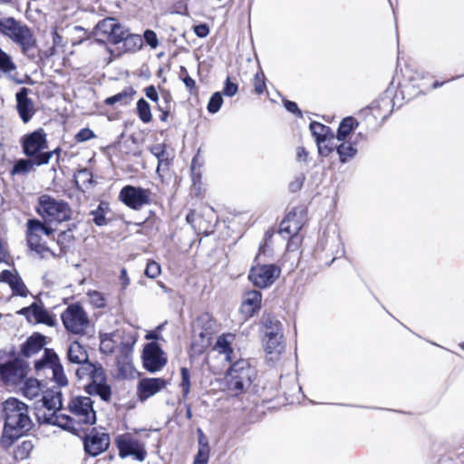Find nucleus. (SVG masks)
<instances>
[{"mask_svg": "<svg viewBox=\"0 0 464 464\" xmlns=\"http://www.w3.org/2000/svg\"><path fill=\"white\" fill-rule=\"evenodd\" d=\"M3 415L5 425L1 444L7 449L24 433L31 430L33 422L29 416L28 406L13 397L3 402Z\"/></svg>", "mask_w": 464, "mask_h": 464, "instance_id": "1", "label": "nucleus"}, {"mask_svg": "<svg viewBox=\"0 0 464 464\" xmlns=\"http://www.w3.org/2000/svg\"><path fill=\"white\" fill-rule=\"evenodd\" d=\"M0 34L17 44L24 54L36 47V38L32 29L14 17L0 18Z\"/></svg>", "mask_w": 464, "mask_h": 464, "instance_id": "2", "label": "nucleus"}, {"mask_svg": "<svg viewBox=\"0 0 464 464\" xmlns=\"http://www.w3.org/2000/svg\"><path fill=\"white\" fill-rule=\"evenodd\" d=\"M24 154L30 159H35L36 166L46 165L53 156V151L48 149L47 134L44 129L39 128L21 139Z\"/></svg>", "mask_w": 464, "mask_h": 464, "instance_id": "3", "label": "nucleus"}, {"mask_svg": "<svg viewBox=\"0 0 464 464\" xmlns=\"http://www.w3.org/2000/svg\"><path fill=\"white\" fill-rule=\"evenodd\" d=\"M36 213L45 222L62 223L71 219L72 208L67 202L48 194L41 195L35 208Z\"/></svg>", "mask_w": 464, "mask_h": 464, "instance_id": "4", "label": "nucleus"}, {"mask_svg": "<svg viewBox=\"0 0 464 464\" xmlns=\"http://www.w3.org/2000/svg\"><path fill=\"white\" fill-rule=\"evenodd\" d=\"M254 376V370L246 361L236 362L226 376L227 392L230 396H237L246 391Z\"/></svg>", "mask_w": 464, "mask_h": 464, "instance_id": "5", "label": "nucleus"}, {"mask_svg": "<svg viewBox=\"0 0 464 464\" xmlns=\"http://www.w3.org/2000/svg\"><path fill=\"white\" fill-rule=\"evenodd\" d=\"M53 228L38 219H29L26 223V240L29 248L41 258L55 257L56 255L43 241V236H51Z\"/></svg>", "mask_w": 464, "mask_h": 464, "instance_id": "6", "label": "nucleus"}, {"mask_svg": "<svg viewBox=\"0 0 464 464\" xmlns=\"http://www.w3.org/2000/svg\"><path fill=\"white\" fill-rule=\"evenodd\" d=\"M65 330L75 335H83L91 325L87 312L79 304H71L61 314Z\"/></svg>", "mask_w": 464, "mask_h": 464, "instance_id": "7", "label": "nucleus"}, {"mask_svg": "<svg viewBox=\"0 0 464 464\" xmlns=\"http://www.w3.org/2000/svg\"><path fill=\"white\" fill-rule=\"evenodd\" d=\"M149 434L146 433L142 438L139 432L135 434L125 433L116 439V445L119 450V456L126 458L131 456L138 461H143L147 456L145 449L146 439Z\"/></svg>", "mask_w": 464, "mask_h": 464, "instance_id": "8", "label": "nucleus"}, {"mask_svg": "<svg viewBox=\"0 0 464 464\" xmlns=\"http://www.w3.org/2000/svg\"><path fill=\"white\" fill-rule=\"evenodd\" d=\"M27 368L24 360L0 351V374L5 383L16 384L22 381L27 373Z\"/></svg>", "mask_w": 464, "mask_h": 464, "instance_id": "9", "label": "nucleus"}, {"mask_svg": "<svg viewBox=\"0 0 464 464\" xmlns=\"http://www.w3.org/2000/svg\"><path fill=\"white\" fill-rule=\"evenodd\" d=\"M68 408L78 423H95L96 413L93 410V401L90 397L77 396L70 401Z\"/></svg>", "mask_w": 464, "mask_h": 464, "instance_id": "10", "label": "nucleus"}, {"mask_svg": "<svg viewBox=\"0 0 464 464\" xmlns=\"http://www.w3.org/2000/svg\"><path fill=\"white\" fill-rule=\"evenodd\" d=\"M150 194L149 189L127 185L121 189L119 199L130 208L140 210L150 204Z\"/></svg>", "mask_w": 464, "mask_h": 464, "instance_id": "11", "label": "nucleus"}, {"mask_svg": "<svg viewBox=\"0 0 464 464\" xmlns=\"http://www.w3.org/2000/svg\"><path fill=\"white\" fill-rule=\"evenodd\" d=\"M281 269L276 265H258L251 268L248 278L254 285L266 288L280 276Z\"/></svg>", "mask_w": 464, "mask_h": 464, "instance_id": "12", "label": "nucleus"}, {"mask_svg": "<svg viewBox=\"0 0 464 464\" xmlns=\"http://www.w3.org/2000/svg\"><path fill=\"white\" fill-rule=\"evenodd\" d=\"M125 34V28L113 17H107L100 21L95 28L94 34L101 36L112 44H119Z\"/></svg>", "mask_w": 464, "mask_h": 464, "instance_id": "13", "label": "nucleus"}, {"mask_svg": "<svg viewBox=\"0 0 464 464\" xmlns=\"http://www.w3.org/2000/svg\"><path fill=\"white\" fill-rule=\"evenodd\" d=\"M142 361L148 372H156L166 365L167 356L156 343H149L144 346Z\"/></svg>", "mask_w": 464, "mask_h": 464, "instance_id": "14", "label": "nucleus"}, {"mask_svg": "<svg viewBox=\"0 0 464 464\" xmlns=\"http://www.w3.org/2000/svg\"><path fill=\"white\" fill-rule=\"evenodd\" d=\"M110 446L107 433L92 430L84 439V450L90 456L95 457L104 452Z\"/></svg>", "mask_w": 464, "mask_h": 464, "instance_id": "15", "label": "nucleus"}, {"mask_svg": "<svg viewBox=\"0 0 464 464\" xmlns=\"http://www.w3.org/2000/svg\"><path fill=\"white\" fill-rule=\"evenodd\" d=\"M168 381L163 378H143L139 381L137 394L140 401H145L151 396L164 390Z\"/></svg>", "mask_w": 464, "mask_h": 464, "instance_id": "16", "label": "nucleus"}, {"mask_svg": "<svg viewBox=\"0 0 464 464\" xmlns=\"http://www.w3.org/2000/svg\"><path fill=\"white\" fill-rule=\"evenodd\" d=\"M90 380L91 382L87 386L88 392L100 396L103 401H109L111 391L107 384L105 372L102 365L93 372Z\"/></svg>", "mask_w": 464, "mask_h": 464, "instance_id": "17", "label": "nucleus"}, {"mask_svg": "<svg viewBox=\"0 0 464 464\" xmlns=\"http://www.w3.org/2000/svg\"><path fill=\"white\" fill-rule=\"evenodd\" d=\"M30 90L23 87L15 94L16 110L24 123H27L35 114L34 102L28 97Z\"/></svg>", "mask_w": 464, "mask_h": 464, "instance_id": "18", "label": "nucleus"}, {"mask_svg": "<svg viewBox=\"0 0 464 464\" xmlns=\"http://www.w3.org/2000/svg\"><path fill=\"white\" fill-rule=\"evenodd\" d=\"M284 335L262 336V344L268 361L279 360L285 351Z\"/></svg>", "mask_w": 464, "mask_h": 464, "instance_id": "19", "label": "nucleus"}, {"mask_svg": "<svg viewBox=\"0 0 464 464\" xmlns=\"http://www.w3.org/2000/svg\"><path fill=\"white\" fill-rule=\"evenodd\" d=\"M262 304V294L257 290H251L244 294L240 305V313L245 318H250L256 314Z\"/></svg>", "mask_w": 464, "mask_h": 464, "instance_id": "20", "label": "nucleus"}, {"mask_svg": "<svg viewBox=\"0 0 464 464\" xmlns=\"http://www.w3.org/2000/svg\"><path fill=\"white\" fill-rule=\"evenodd\" d=\"M21 314L25 315L30 321L42 323L49 326L55 324V320L42 305L33 304L29 307L23 308Z\"/></svg>", "mask_w": 464, "mask_h": 464, "instance_id": "21", "label": "nucleus"}, {"mask_svg": "<svg viewBox=\"0 0 464 464\" xmlns=\"http://www.w3.org/2000/svg\"><path fill=\"white\" fill-rule=\"evenodd\" d=\"M0 281L7 283L14 295L24 297L29 294L27 287L17 273H13L9 270H4L2 273H0Z\"/></svg>", "mask_w": 464, "mask_h": 464, "instance_id": "22", "label": "nucleus"}, {"mask_svg": "<svg viewBox=\"0 0 464 464\" xmlns=\"http://www.w3.org/2000/svg\"><path fill=\"white\" fill-rule=\"evenodd\" d=\"M260 325L262 336L283 335L280 321L271 314H263Z\"/></svg>", "mask_w": 464, "mask_h": 464, "instance_id": "23", "label": "nucleus"}, {"mask_svg": "<svg viewBox=\"0 0 464 464\" xmlns=\"http://www.w3.org/2000/svg\"><path fill=\"white\" fill-rule=\"evenodd\" d=\"M45 344V336L38 333L27 338L22 345L21 352L25 357H31L40 352Z\"/></svg>", "mask_w": 464, "mask_h": 464, "instance_id": "24", "label": "nucleus"}, {"mask_svg": "<svg viewBox=\"0 0 464 464\" xmlns=\"http://www.w3.org/2000/svg\"><path fill=\"white\" fill-rule=\"evenodd\" d=\"M301 227L302 225L300 221L297 220L296 215L289 213L281 222L279 232L282 235H289L291 242H294L297 238V234Z\"/></svg>", "mask_w": 464, "mask_h": 464, "instance_id": "25", "label": "nucleus"}, {"mask_svg": "<svg viewBox=\"0 0 464 464\" xmlns=\"http://www.w3.org/2000/svg\"><path fill=\"white\" fill-rule=\"evenodd\" d=\"M235 337L233 334H223L218 338L214 346L216 351L226 355V359L228 362L232 361V343L235 341Z\"/></svg>", "mask_w": 464, "mask_h": 464, "instance_id": "26", "label": "nucleus"}, {"mask_svg": "<svg viewBox=\"0 0 464 464\" xmlns=\"http://www.w3.org/2000/svg\"><path fill=\"white\" fill-rule=\"evenodd\" d=\"M310 130L315 138L319 153H324L323 143L327 141L330 129L320 122L314 121L310 124Z\"/></svg>", "mask_w": 464, "mask_h": 464, "instance_id": "27", "label": "nucleus"}, {"mask_svg": "<svg viewBox=\"0 0 464 464\" xmlns=\"http://www.w3.org/2000/svg\"><path fill=\"white\" fill-rule=\"evenodd\" d=\"M67 358L70 362L78 364L87 361L88 353L80 343L73 342L68 346Z\"/></svg>", "mask_w": 464, "mask_h": 464, "instance_id": "28", "label": "nucleus"}, {"mask_svg": "<svg viewBox=\"0 0 464 464\" xmlns=\"http://www.w3.org/2000/svg\"><path fill=\"white\" fill-rule=\"evenodd\" d=\"M121 338L120 332L103 334L101 335L100 349L104 353H112L118 346V340Z\"/></svg>", "mask_w": 464, "mask_h": 464, "instance_id": "29", "label": "nucleus"}, {"mask_svg": "<svg viewBox=\"0 0 464 464\" xmlns=\"http://www.w3.org/2000/svg\"><path fill=\"white\" fill-rule=\"evenodd\" d=\"M59 357L53 350L45 349L41 359L35 361L34 368L37 372H40L44 369H52L53 362L57 363L59 362Z\"/></svg>", "mask_w": 464, "mask_h": 464, "instance_id": "30", "label": "nucleus"}, {"mask_svg": "<svg viewBox=\"0 0 464 464\" xmlns=\"http://www.w3.org/2000/svg\"><path fill=\"white\" fill-rule=\"evenodd\" d=\"M42 401L44 409L60 411L62 408V393L60 392H45Z\"/></svg>", "mask_w": 464, "mask_h": 464, "instance_id": "31", "label": "nucleus"}, {"mask_svg": "<svg viewBox=\"0 0 464 464\" xmlns=\"http://www.w3.org/2000/svg\"><path fill=\"white\" fill-rule=\"evenodd\" d=\"M34 166H36L35 159H21L14 163L11 174L13 176L26 175L34 169Z\"/></svg>", "mask_w": 464, "mask_h": 464, "instance_id": "32", "label": "nucleus"}, {"mask_svg": "<svg viewBox=\"0 0 464 464\" xmlns=\"http://www.w3.org/2000/svg\"><path fill=\"white\" fill-rule=\"evenodd\" d=\"M150 152L158 159L157 171L169 166V156L164 144H155L150 147Z\"/></svg>", "mask_w": 464, "mask_h": 464, "instance_id": "33", "label": "nucleus"}, {"mask_svg": "<svg viewBox=\"0 0 464 464\" xmlns=\"http://www.w3.org/2000/svg\"><path fill=\"white\" fill-rule=\"evenodd\" d=\"M43 386L36 379H27L23 387V394L26 398L33 400L36 398L42 392Z\"/></svg>", "mask_w": 464, "mask_h": 464, "instance_id": "34", "label": "nucleus"}, {"mask_svg": "<svg viewBox=\"0 0 464 464\" xmlns=\"http://www.w3.org/2000/svg\"><path fill=\"white\" fill-rule=\"evenodd\" d=\"M122 36L121 42L126 51L136 52L141 48L142 39L139 34H129L128 30L125 29V34Z\"/></svg>", "mask_w": 464, "mask_h": 464, "instance_id": "35", "label": "nucleus"}, {"mask_svg": "<svg viewBox=\"0 0 464 464\" xmlns=\"http://www.w3.org/2000/svg\"><path fill=\"white\" fill-rule=\"evenodd\" d=\"M134 91L131 88L126 89L113 96H111L105 100V103L108 105H113L117 102L125 105L130 102Z\"/></svg>", "mask_w": 464, "mask_h": 464, "instance_id": "36", "label": "nucleus"}, {"mask_svg": "<svg viewBox=\"0 0 464 464\" xmlns=\"http://www.w3.org/2000/svg\"><path fill=\"white\" fill-rule=\"evenodd\" d=\"M80 366L77 368L75 373L79 379H91L93 372H95L101 364H94L87 361L78 363Z\"/></svg>", "mask_w": 464, "mask_h": 464, "instance_id": "37", "label": "nucleus"}, {"mask_svg": "<svg viewBox=\"0 0 464 464\" xmlns=\"http://www.w3.org/2000/svg\"><path fill=\"white\" fill-rule=\"evenodd\" d=\"M137 114L144 123H149L152 120L150 106L143 98L140 99L137 102Z\"/></svg>", "mask_w": 464, "mask_h": 464, "instance_id": "38", "label": "nucleus"}, {"mask_svg": "<svg viewBox=\"0 0 464 464\" xmlns=\"http://www.w3.org/2000/svg\"><path fill=\"white\" fill-rule=\"evenodd\" d=\"M355 124L357 125V123L355 122V120L353 118H352V117L344 118L342 121V122L340 123V126L338 128L337 139L339 140H345L346 137L353 130Z\"/></svg>", "mask_w": 464, "mask_h": 464, "instance_id": "39", "label": "nucleus"}, {"mask_svg": "<svg viewBox=\"0 0 464 464\" xmlns=\"http://www.w3.org/2000/svg\"><path fill=\"white\" fill-rule=\"evenodd\" d=\"M53 373V381L61 387L67 386L68 379L64 373L63 367L61 363V361L57 363H53V368L51 369Z\"/></svg>", "mask_w": 464, "mask_h": 464, "instance_id": "40", "label": "nucleus"}, {"mask_svg": "<svg viewBox=\"0 0 464 464\" xmlns=\"http://www.w3.org/2000/svg\"><path fill=\"white\" fill-rule=\"evenodd\" d=\"M16 70L11 56L0 48V72L9 73Z\"/></svg>", "mask_w": 464, "mask_h": 464, "instance_id": "41", "label": "nucleus"}, {"mask_svg": "<svg viewBox=\"0 0 464 464\" xmlns=\"http://www.w3.org/2000/svg\"><path fill=\"white\" fill-rule=\"evenodd\" d=\"M50 420V424L59 426L61 428H63L65 430L72 429L73 428V420L68 415L65 414H60L57 412L56 417H53V419Z\"/></svg>", "mask_w": 464, "mask_h": 464, "instance_id": "42", "label": "nucleus"}, {"mask_svg": "<svg viewBox=\"0 0 464 464\" xmlns=\"http://www.w3.org/2000/svg\"><path fill=\"white\" fill-rule=\"evenodd\" d=\"M90 304L96 308H103L106 306V299L102 293L96 290H90L87 293Z\"/></svg>", "mask_w": 464, "mask_h": 464, "instance_id": "43", "label": "nucleus"}, {"mask_svg": "<svg viewBox=\"0 0 464 464\" xmlns=\"http://www.w3.org/2000/svg\"><path fill=\"white\" fill-rule=\"evenodd\" d=\"M337 152L342 162H345L348 159L355 156L357 150L352 144L342 143L337 147Z\"/></svg>", "mask_w": 464, "mask_h": 464, "instance_id": "44", "label": "nucleus"}, {"mask_svg": "<svg viewBox=\"0 0 464 464\" xmlns=\"http://www.w3.org/2000/svg\"><path fill=\"white\" fill-rule=\"evenodd\" d=\"M181 382L180 388L182 389L183 398H187L190 392V373L189 371L183 367L180 369Z\"/></svg>", "mask_w": 464, "mask_h": 464, "instance_id": "45", "label": "nucleus"}, {"mask_svg": "<svg viewBox=\"0 0 464 464\" xmlns=\"http://www.w3.org/2000/svg\"><path fill=\"white\" fill-rule=\"evenodd\" d=\"M223 103V98L220 92H215L209 99L208 111L210 113H216L219 111Z\"/></svg>", "mask_w": 464, "mask_h": 464, "instance_id": "46", "label": "nucleus"}, {"mask_svg": "<svg viewBox=\"0 0 464 464\" xmlns=\"http://www.w3.org/2000/svg\"><path fill=\"white\" fill-rule=\"evenodd\" d=\"M74 237L71 230L63 231L58 235L57 244L61 246L62 249H65L73 242Z\"/></svg>", "mask_w": 464, "mask_h": 464, "instance_id": "47", "label": "nucleus"}, {"mask_svg": "<svg viewBox=\"0 0 464 464\" xmlns=\"http://www.w3.org/2000/svg\"><path fill=\"white\" fill-rule=\"evenodd\" d=\"M92 215L97 226H104L106 224L104 203H101L95 210L92 211Z\"/></svg>", "mask_w": 464, "mask_h": 464, "instance_id": "48", "label": "nucleus"}, {"mask_svg": "<svg viewBox=\"0 0 464 464\" xmlns=\"http://www.w3.org/2000/svg\"><path fill=\"white\" fill-rule=\"evenodd\" d=\"M210 448L209 447H198V453L195 457L193 464H207L209 458Z\"/></svg>", "mask_w": 464, "mask_h": 464, "instance_id": "49", "label": "nucleus"}, {"mask_svg": "<svg viewBox=\"0 0 464 464\" xmlns=\"http://www.w3.org/2000/svg\"><path fill=\"white\" fill-rule=\"evenodd\" d=\"M161 273V268L160 264H158L155 261H150L147 264L146 269H145V275L150 278H156L159 276Z\"/></svg>", "mask_w": 464, "mask_h": 464, "instance_id": "50", "label": "nucleus"}, {"mask_svg": "<svg viewBox=\"0 0 464 464\" xmlns=\"http://www.w3.org/2000/svg\"><path fill=\"white\" fill-rule=\"evenodd\" d=\"M255 92L261 94L266 90L265 75L263 72H257L254 79Z\"/></svg>", "mask_w": 464, "mask_h": 464, "instance_id": "51", "label": "nucleus"}, {"mask_svg": "<svg viewBox=\"0 0 464 464\" xmlns=\"http://www.w3.org/2000/svg\"><path fill=\"white\" fill-rule=\"evenodd\" d=\"M180 78L185 86L191 92L196 89V82L188 74L185 67H180Z\"/></svg>", "mask_w": 464, "mask_h": 464, "instance_id": "52", "label": "nucleus"}, {"mask_svg": "<svg viewBox=\"0 0 464 464\" xmlns=\"http://www.w3.org/2000/svg\"><path fill=\"white\" fill-rule=\"evenodd\" d=\"M144 40L147 43L148 45H150L152 49H155L159 45V41L157 34L152 30H146L144 32Z\"/></svg>", "mask_w": 464, "mask_h": 464, "instance_id": "53", "label": "nucleus"}, {"mask_svg": "<svg viewBox=\"0 0 464 464\" xmlns=\"http://www.w3.org/2000/svg\"><path fill=\"white\" fill-rule=\"evenodd\" d=\"M33 450V443L31 440H24L18 447L16 455H19L21 459L26 458L29 452Z\"/></svg>", "mask_w": 464, "mask_h": 464, "instance_id": "54", "label": "nucleus"}, {"mask_svg": "<svg viewBox=\"0 0 464 464\" xmlns=\"http://www.w3.org/2000/svg\"><path fill=\"white\" fill-rule=\"evenodd\" d=\"M57 411H51V410L44 409V411L42 412L41 410H38V412L36 415L40 421H42L44 423L50 424L49 419H51V418L53 419V417H56Z\"/></svg>", "mask_w": 464, "mask_h": 464, "instance_id": "55", "label": "nucleus"}, {"mask_svg": "<svg viewBox=\"0 0 464 464\" xmlns=\"http://www.w3.org/2000/svg\"><path fill=\"white\" fill-rule=\"evenodd\" d=\"M94 137L95 135L92 130L84 128L80 130V131L75 135V140L78 142H83Z\"/></svg>", "mask_w": 464, "mask_h": 464, "instance_id": "56", "label": "nucleus"}, {"mask_svg": "<svg viewBox=\"0 0 464 464\" xmlns=\"http://www.w3.org/2000/svg\"><path fill=\"white\" fill-rule=\"evenodd\" d=\"M237 90H238L237 85L236 83L232 82L229 78H227L225 82L224 89H223L224 94L227 96L232 97V96L236 95V93L237 92Z\"/></svg>", "mask_w": 464, "mask_h": 464, "instance_id": "57", "label": "nucleus"}, {"mask_svg": "<svg viewBox=\"0 0 464 464\" xmlns=\"http://www.w3.org/2000/svg\"><path fill=\"white\" fill-rule=\"evenodd\" d=\"M193 30L196 35L200 38H204L209 34V28L205 24H200L194 26Z\"/></svg>", "mask_w": 464, "mask_h": 464, "instance_id": "58", "label": "nucleus"}, {"mask_svg": "<svg viewBox=\"0 0 464 464\" xmlns=\"http://www.w3.org/2000/svg\"><path fill=\"white\" fill-rule=\"evenodd\" d=\"M144 91L146 96L151 101L157 102L159 100L158 92L153 85L146 87Z\"/></svg>", "mask_w": 464, "mask_h": 464, "instance_id": "59", "label": "nucleus"}, {"mask_svg": "<svg viewBox=\"0 0 464 464\" xmlns=\"http://www.w3.org/2000/svg\"><path fill=\"white\" fill-rule=\"evenodd\" d=\"M8 257L7 245L0 238V263L5 262Z\"/></svg>", "mask_w": 464, "mask_h": 464, "instance_id": "60", "label": "nucleus"}, {"mask_svg": "<svg viewBox=\"0 0 464 464\" xmlns=\"http://www.w3.org/2000/svg\"><path fill=\"white\" fill-rule=\"evenodd\" d=\"M334 137L327 138V141L323 143L324 153H320L323 156H327L333 150Z\"/></svg>", "mask_w": 464, "mask_h": 464, "instance_id": "61", "label": "nucleus"}, {"mask_svg": "<svg viewBox=\"0 0 464 464\" xmlns=\"http://www.w3.org/2000/svg\"><path fill=\"white\" fill-rule=\"evenodd\" d=\"M120 280L123 288H126L130 284V278L125 268H121V270Z\"/></svg>", "mask_w": 464, "mask_h": 464, "instance_id": "62", "label": "nucleus"}, {"mask_svg": "<svg viewBox=\"0 0 464 464\" xmlns=\"http://www.w3.org/2000/svg\"><path fill=\"white\" fill-rule=\"evenodd\" d=\"M285 107L290 112L301 114V111H299L297 104L294 102H290V101L285 102Z\"/></svg>", "mask_w": 464, "mask_h": 464, "instance_id": "63", "label": "nucleus"}, {"mask_svg": "<svg viewBox=\"0 0 464 464\" xmlns=\"http://www.w3.org/2000/svg\"><path fill=\"white\" fill-rule=\"evenodd\" d=\"M198 445L199 447H203V446H206V447H209L208 445V442L202 431L201 429H198Z\"/></svg>", "mask_w": 464, "mask_h": 464, "instance_id": "64", "label": "nucleus"}]
</instances>
